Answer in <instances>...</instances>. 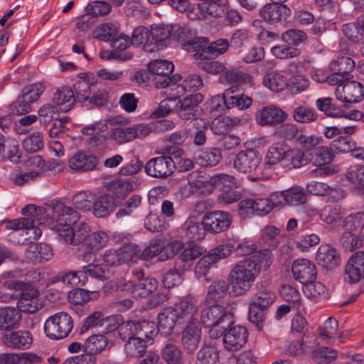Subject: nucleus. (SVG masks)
I'll use <instances>...</instances> for the list:
<instances>
[{
    "instance_id": "f257e3e1",
    "label": "nucleus",
    "mask_w": 364,
    "mask_h": 364,
    "mask_svg": "<svg viewBox=\"0 0 364 364\" xmlns=\"http://www.w3.org/2000/svg\"><path fill=\"white\" fill-rule=\"evenodd\" d=\"M50 207L53 210V218L58 223L54 228L58 236L66 243L73 245L85 243L91 230L87 223H77L80 216L79 213L60 201L52 202Z\"/></svg>"
},
{
    "instance_id": "f03ea898",
    "label": "nucleus",
    "mask_w": 364,
    "mask_h": 364,
    "mask_svg": "<svg viewBox=\"0 0 364 364\" xmlns=\"http://www.w3.org/2000/svg\"><path fill=\"white\" fill-rule=\"evenodd\" d=\"M270 252L259 253L257 259L247 258L239 262L230 271L228 282L235 296H242L252 286L260 272L261 265L269 267L272 262Z\"/></svg>"
},
{
    "instance_id": "7ed1b4c3",
    "label": "nucleus",
    "mask_w": 364,
    "mask_h": 364,
    "mask_svg": "<svg viewBox=\"0 0 364 364\" xmlns=\"http://www.w3.org/2000/svg\"><path fill=\"white\" fill-rule=\"evenodd\" d=\"M38 296V290L30 283L14 278L4 281L1 287V300L18 299L21 310L28 314H33L43 307Z\"/></svg>"
},
{
    "instance_id": "20e7f679",
    "label": "nucleus",
    "mask_w": 364,
    "mask_h": 364,
    "mask_svg": "<svg viewBox=\"0 0 364 364\" xmlns=\"http://www.w3.org/2000/svg\"><path fill=\"white\" fill-rule=\"evenodd\" d=\"M200 323L210 328V337L216 339L223 335L225 329L234 324V315L223 306L214 304L202 311Z\"/></svg>"
},
{
    "instance_id": "39448f33",
    "label": "nucleus",
    "mask_w": 364,
    "mask_h": 364,
    "mask_svg": "<svg viewBox=\"0 0 364 364\" xmlns=\"http://www.w3.org/2000/svg\"><path fill=\"white\" fill-rule=\"evenodd\" d=\"M73 327L71 316L65 312H59L46 320L44 331L48 338L59 340L67 337Z\"/></svg>"
},
{
    "instance_id": "423d86ee",
    "label": "nucleus",
    "mask_w": 364,
    "mask_h": 364,
    "mask_svg": "<svg viewBox=\"0 0 364 364\" xmlns=\"http://www.w3.org/2000/svg\"><path fill=\"white\" fill-rule=\"evenodd\" d=\"M232 89L226 90L222 95H217L212 98L213 108L216 110H223L225 108L231 109L237 107L239 109H246L252 103L251 97L244 95H233Z\"/></svg>"
},
{
    "instance_id": "0eeeda50",
    "label": "nucleus",
    "mask_w": 364,
    "mask_h": 364,
    "mask_svg": "<svg viewBox=\"0 0 364 364\" xmlns=\"http://www.w3.org/2000/svg\"><path fill=\"white\" fill-rule=\"evenodd\" d=\"M262 158L257 151L252 149L239 151L233 161V167L243 173H256L259 169Z\"/></svg>"
},
{
    "instance_id": "6e6552de",
    "label": "nucleus",
    "mask_w": 364,
    "mask_h": 364,
    "mask_svg": "<svg viewBox=\"0 0 364 364\" xmlns=\"http://www.w3.org/2000/svg\"><path fill=\"white\" fill-rule=\"evenodd\" d=\"M175 162L169 156L152 158L146 164L145 172L153 178H165L175 170Z\"/></svg>"
},
{
    "instance_id": "1a4fd4ad",
    "label": "nucleus",
    "mask_w": 364,
    "mask_h": 364,
    "mask_svg": "<svg viewBox=\"0 0 364 364\" xmlns=\"http://www.w3.org/2000/svg\"><path fill=\"white\" fill-rule=\"evenodd\" d=\"M232 223L231 215L224 211H212L203 218L204 230L210 233H220L228 230Z\"/></svg>"
},
{
    "instance_id": "9d476101",
    "label": "nucleus",
    "mask_w": 364,
    "mask_h": 364,
    "mask_svg": "<svg viewBox=\"0 0 364 364\" xmlns=\"http://www.w3.org/2000/svg\"><path fill=\"white\" fill-rule=\"evenodd\" d=\"M336 98L345 103L346 107L349 105L360 102L364 96V87L357 81L349 80L343 86H338L335 90Z\"/></svg>"
},
{
    "instance_id": "9b49d317",
    "label": "nucleus",
    "mask_w": 364,
    "mask_h": 364,
    "mask_svg": "<svg viewBox=\"0 0 364 364\" xmlns=\"http://www.w3.org/2000/svg\"><path fill=\"white\" fill-rule=\"evenodd\" d=\"M109 236L107 232L97 230L90 232L87 240L82 245L81 257L83 262H90L99 250L107 246Z\"/></svg>"
},
{
    "instance_id": "f8f14e48",
    "label": "nucleus",
    "mask_w": 364,
    "mask_h": 364,
    "mask_svg": "<svg viewBox=\"0 0 364 364\" xmlns=\"http://www.w3.org/2000/svg\"><path fill=\"white\" fill-rule=\"evenodd\" d=\"M182 323L197 322L198 299L191 295L181 297L172 309Z\"/></svg>"
},
{
    "instance_id": "ddd939ff",
    "label": "nucleus",
    "mask_w": 364,
    "mask_h": 364,
    "mask_svg": "<svg viewBox=\"0 0 364 364\" xmlns=\"http://www.w3.org/2000/svg\"><path fill=\"white\" fill-rule=\"evenodd\" d=\"M117 285L122 290L131 291L134 296L146 297L156 290L158 282L154 278L147 277L134 284L132 282L120 279Z\"/></svg>"
},
{
    "instance_id": "4468645a",
    "label": "nucleus",
    "mask_w": 364,
    "mask_h": 364,
    "mask_svg": "<svg viewBox=\"0 0 364 364\" xmlns=\"http://www.w3.org/2000/svg\"><path fill=\"white\" fill-rule=\"evenodd\" d=\"M223 343L225 348L230 350H237L242 348L247 340V330L242 326L231 325L225 329Z\"/></svg>"
},
{
    "instance_id": "2eb2a0df",
    "label": "nucleus",
    "mask_w": 364,
    "mask_h": 364,
    "mask_svg": "<svg viewBox=\"0 0 364 364\" xmlns=\"http://www.w3.org/2000/svg\"><path fill=\"white\" fill-rule=\"evenodd\" d=\"M291 272L295 279L303 284L314 282L316 277L315 264L307 259H298L291 265Z\"/></svg>"
},
{
    "instance_id": "dca6fc26",
    "label": "nucleus",
    "mask_w": 364,
    "mask_h": 364,
    "mask_svg": "<svg viewBox=\"0 0 364 364\" xmlns=\"http://www.w3.org/2000/svg\"><path fill=\"white\" fill-rule=\"evenodd\" d=\"M203 100L200 93L191 94L183 100H179L176 112L178 117L183 120H194L196 115L197 107Z\"/></svg>"
},
{
    "instance_id": "f3484780",
    "label": "nucleus",
    "mask_w": 364,
    "mask_h": 364,
    "mask_svg": "<svg viewBox=\"0 0 364 364\" xmlns=\"http://www.w3.org/2000/svg\"><path fill=\"white\" fill-rule=\"evenodd\" d=\"M1 341L8 348L26 350L31 347L33 338L28 331H7L1 336Z\"/></svg>"
},
{
    "instance_id": "a211bd4d",
    "label": "nucleus",
    "mask_w": 364,
    "mask_h": 364,
    "mask_svg": "<svg viewBox=\"0 0 364 364\" xmlns=\"http://www.w3.org/2000/svg\"><path fill=\"white\" fill-rule=\"evenodd\" d=\"M288 114L282 109L274 106H266L256 114V121L261 126H274L287 119Z\"/></svg>"
},
{
    "instance_id": "6ab92c4d",
    "label": "nucleus",
    "mask_w": 364,
    "mask_h": 364,
    "mask_svg": "<svg viewBox=\"0 0 364 364\" xmlns=\"http://www.w3.org/2000/svg\"><path fill=\"white\" fill-rule=\"evenodd\" d=\"M345 280L350 284L359 282L364 277V252H355L350 257L345 269Z\"/></svg>"
},
{
    "instance_id": "aec40b11",
    "label": "nucleus",
    "mask_w": 364,
    "mask_h": 364,
    "mask_svg": "<svg viewBox=\"0 0 364 364\" xmlns=\"http://www.w3.org/2000/svg\"><path fill=\"white\" fill-rule=\"evenodd\" d=\"M201 339V331L198 322L186 323L181 333L182 346L187 353H193Z\"/></svg>"
},
{
    "instance_id": "412c9836",
    "label": "nucleus",
    "mask_w": 364,
    "mask_h": 364,
    "mask_svg": "<svg viewBox=\"0 0 364 364\" xmlns=\"http://www.w3.org/2000/svg\"><path fill=\"white\" fill-rule=\"evenodd\" d=\"M291 15V10L284 4H267L259 10L264 21L275 23L286 20Z\"/></svg>"
},
{
    "instance_id": "4be33fe9",
    "label": "nucleus",
    "mask_w": 364,
    "mask_h": 364,
    "mask_svg": "<svg viewBox=\"0 0 364 364\" xmlns=\"http://www.w3.org/2000/svg\"><path fill=\"white\" fill-rule=\"evenodd\" d=\"M119 205V201L109 194H102L97 198L95 196L90 210L99 218L109 216Z\"/></svg>"
},
{
    "instance_id": "5701e85b",
    "label": "nucleus",
    "mask_w": 364,
    "mask_h": 364,
    "mask_svg": "<svg viewBox=\"0 0 364 364\" xmlns=\"http://www.w3.org/2000/svg\"><path fill=\"white\" fill-rule=\"evenodd\" d=\"M318 265L327 270H332L341 263L340 255L337 250L330 245H322L316 253Z\"/></svg>"
},
{
    "instance_id": "b1692460",
    "label": "nucleus",
    "mask_w": 364,
    "mask_h": 364,
    "mask_svg": "<svg viewBox=\"0 0 364 364\" xmlns=\"http://www.w3.org/2000/svg\"><path fill=\"white\" fill-rule=\"evenodd\" d=\"M282 197L285 203L289 206L305 204L308 200L307 191L300 186H293L289 189L274 193L272 197Z\"/></svg>"
},
{
    "instance_id": "393cba45",
    "label": "nucleus",
    "mask_w": 364,
    "mask_h": 364,
    "mask_svg": "<svg viewBox=\"0 0 364 364\" xmlns=\"http://www.w3.org/2000/svg\"><path fill=\"white\" fill-rule=\"evenodd\" d=\"M194 160L202 167L216 166L222 159V154L218 148L208 147L199 149L194 153Z\"/></svg>"
},
{
    "instance_id": "a878e982",
    "label": "nucleus",
    "mask_w": 364,
    "mask_h": 364,
    "mask_svg": "<svg viewBox=\"0 0 364 364\" xmlns=\"http://www.w3.org/2000/svg\"><path fill=\"white\" fill-rule=\"evenodd\" d=\"M181 323L172 308L165 309L158 315L157 331L165 336H170L173 333L175 326Z\"/></svg>"
},
{
    "instance_id": "bb28decb",
    "label": "nucleus",
    "mask_w": 364,
    "mask_h": 364,
    "mask_svg": "<svg viewBox=\"0 0 364 364\" xmlns=\"http://www.w3.org/2000/svg\"><path fill=\"white\" fill-rule=\"evenodd\" d=\"M53 103L63 112L70 110L76 102L73 90L68 86L58 88L53 95Z\"/></svg>"
},
{
    "instance_id": "cd10ccee",
    "label": "nucleus",
    "mask_w": 364,
    "mask_h": 364,
    "mask_svg": "<svg viewBox=\"0 0 364 364\" xmlns=\"http://www.w3.org/2000/svg\"><path fill=\"white\" fill-rule=\"evenodd\" d=\"M130 44L136 48L142 47L146 52H154L150 29L144 26L136 27L132 31Z\"/></svg>"
},
{
    "instance_id": "c85d7f7f",
    "label": "nucleus",
    "mask_w": 364,
    "mask_h": 364,
    "mask_svg": "<svg viewBox=\"0 0 364 364\" xmlns=\"http://www.w3.org/2000/svg\"><path fill=\"white\" fill-rule=\"evenodd\" d=\"M208 127V122L202 118H196L187 124L188 136L193 139L196 146H202L206 142L205 131Z\"/></svg>"
},
{
    "instance_id": "c756f323",
    "label": "nucleus",
    "mask_w": 364,
    "mask_h": 364,
    "mask_svg": "<svg viewBox=\"0 0 364 364\" xmlns=\"http://www.w3.org/2000/svg\"><path fill=\"white\" fill-rule=\"evenodd\" d=\"M26 256L31 261L44 262L53 258V252L51 247L46 243H31L26 249Z\"/></svg>"
},
{
    "instance_id": "7c9ffc66",
    "label": "nucleus",
    "mask_w": 364,
    "mask_h": 364,
    "mask_svg": "<svg viewBox=\"0 0 364 364\" xmlns=\"http://www.w3.org/2000/svg\"><path fill=\"white\" fill-rule=\"evenodd\" d=\"M97 158L90 154L78 152L69 160L70 168L75 171H88L95 168Z\"/></svg>"
},
{
    "instance_id": "2f4dec72",
    "label": "nucleus",
    "mask_w": 364,
    "mask_h": 364,
    "mask_svg": "<svg viewBox=\"0 0 364 364\" xmlns=\"http://www.w3.org/2000/svg\"><path fill=\"white\" fill-rule=\"evenodd\" d=\"M151 41L154 44V52L161 50L167 47L171 27L168 25H154L151 27Z\"/></svg>"
},
{
    "instance_id": "473e14b6",
    "label": "nucleus",
    "mask_w": 364,
    "mask_h": 364,
    "mask_svg": "<svg viewBox=\"0 0 364 364\" xmlns=\"http://www.w3.org/2000/svg\"><path fill=\"white\" fill-rule=\"evenodd\" d=\"M334 156L335 155L331 148L328 146H321L318 150L314 161L316 166H319V168L314 170L312 173L316 176L328 174L330 172L329 167L322 168L321 166L329 164L333 161Z\"/></svg>"
},
{
    "instance_id": "72a5a7b5",
    "label": "nucleus",
    "mask_w": 364,
    "mask_h": 364,
    "mask_svg": "<svg viewBox=\"0 0 364 364\" xmlns=\"http://www.w3.org/2000/svg\"><path fill=\"white\" fill-rule=\"evenodd\" d=\"M205 44L201 49L200 56L203 58L217 57L220 54L225 53L229 46V42L227 39H218L207 46L208 41L205 38H201Z\"/></svg>"
},
{
    "instance_id": "f704fd0d",
    "label": "nucleus",
    "mask_w": 364,
    "mask_h": 364,
    "mask_svg": "<svg viewBox=\"0 0 364 364\" xmlns=\"http://www.w3.org/2000/svg\"><path fill=\"white\" fill-rule=\"evenodd\" d=\"M290 148L284 142H277L273 144L269 149L265 161L270 166L279 164L284 159H287Z\"/></svg>"
},
{
    "instance_id": "c9c22d12",
    "label": "nucleus",
    "mask_w": 364,
    "mask_h": 364,
    "mask_svg": "<svg viewBox=\"0 0 364 364\" xmlns=\"http://www.w3.org/2000/svg\"><path fill=\"white\" fill-rule=\"evenodd\" d=\"M1 223H6V228L8 230H27L33 231V238H38L42 234L41 228L35 227V221L30 218H23L18 220L1 221Z\"/></svg>"
},
{
    "instance_id": "e433bc0d",
    "label": "nucleus",
    "mask_w": 364,
    "mask_h": 364,
    "mask_svg": "<svg viewBox=\"0 0 364 364\" xmlns=\"http://www.w3.org/2000/svg\"><path fill=\"white\" fill-rule=\"evenodd\" d=\"M21 319L20 311L15 307L1 308V329L5 331L18 326Z\"/></svg>"
},
{
    "instance_id": "4c0bfd02",
    "label": "nucleus",
    "mask_w": 364,
    "mask_h": 364,
    "mask_svg": "<svg viewBox=\"0 0 364 364\" xmlns=\"http://www.w3.org/2000/svg\"><path fill=\"white\" fill-rule=\"evenodd\" d=\"M108 340L102 334H95L87 338L83 343V351L92 356L101 353L107 346Z\"/></svg>"
},
{
    "instance_id": "58836bf2",
    "label": "nucleus",
    "mask_w": 364,
    "mask_h": 364,
    "mask_svg": "<svg viewBox=\"0 0 364 364\" xmlns=\"http://www.w3.org/2000/svg\"><path fill=\"white\" fill-rule=\"evenodd\" d=\"M213 176L202 172H192L188 176V181L192 188L210 191L213 188Z\"/></svg>"
},
{
    "instance_id": "ea45409f",
    "label": "nucleus",
    "mask_w": 364,
    "mask_h": 364,
    "mask_svg": "<svg viewBox=\"0 0 364 364\" xmlns=\"http://www.w3.org/2000/svg\"><path fill=\"white\" fill-rule=\"evenodd\" d=\"M119 201V207L117 211L115 216L117 219H121L124 217L129 216L137 209L141 203V197L138 194L132 195L124 203H122V198H117Z\"/></svg>"
},
{
    "instance_id": "a19ab883",
    "label": "nucleus",
    "mask_w": 364,
    "mask_h": 364,
    "mask_svg": "<svg viewBox=\"0 0 364 364\" xmlns=\"http://www.w3.org/2000/svg\"><path fill=\"white\" fill-rule=\"evenodd\" d=\"M228 284L223 279L214 281L208 289L206 301L209 304L215 303L223 299L228 291Z\"/></svg>"
},
{
    "instance_id": "79ce46f5",
    "label": "nucleus",
    "mask_w": 364,
    "mask_h": 364,
    "mask_svg": "<svg viewBox=\"0 0 364 364\" xmlns=\"http://www.w3.org/2000/svg\"><path fill=\"white\" fill-rule=\"evenodd\" d=\"M344 35L350 40L359 43L364 40V18L357 22L348 23L343 26Z\"/></svg>"
},
{
    "instance_id": "37998d69",
    "label": "nucleus",
    "mask_w": 364,
    "mask_h": 364,
    "mask_svg": "<svg viewBox=\"0 0 364 364\" xmlns=\"http://www.w3.org/2000/svg\"><path fill=\"white\" fill-rule=\"evenodd\" d=\"M161 358L166 364H183V353L180 348L172 343L166 344L161 350Z\"/></svg>"
},
{
    "instance_id": "c03bdc74",
    "label": "nucleus",
    "mask_w": 364,
    "mask_h": 364,
    "mask_svg": "<svg viewBox=\"0 0 364 364\" xmlns=\"http://www.w3.org/2000/svg\"><path fill=\"white\" fill-rule=\"evenodd\" d=\"M186 264L178 267L176 262L175 266L167 272L163 278V284L167 289H170L181 284L183 280V274L184 271L188 269Z\"/></svg>"
},
{
    "instance_id": "a18cd8bd",
    "label": "nucleus",
    "mask_w": 364,
    "mask_h": 364,
    "mask_svg": "<svg viewBox=\"0 0 364 364\" xmlns=\"http://www.w3.org/2000/svg\"><path fill=\"white\" fill-rule=\"evenodd\" d=\"M124 346V350L127 356L136 358L143 357L146 353L147 343L142 341L141 338L138 339L136 337H129Z\"/></svg>"
},
{
    "instance_id": "49530a36",
    "label": "nucleus",
    "mask_w": 364,
    "mask_h": 364,
    "mask_svg": "<svg viewBox=\"0 0 364 364\" xmlns=\"http://www.w3.org/2000/svg\"><path fill=\"white\" fill-rule=\"evenodd\" d=\"M219 360V353L212 346L202 347L196 354L195 364H217Z\"/></svg>"
},
{
    "instance_id": "de8ad7c7",
    "label": "nucleus",
    "mask_w": 364,
    "mask_h": 364,
    "mask_svg": "<svg viewBox=\"0 0 364 364\" xmlns=\"http://www.w3.org/2000/svg\"><path fill=\"white\" fill-rule=\"evenodd\" d=\"M316 111L307 106L299 105L292 110V117L298 123L309 124L317 119Z\"/></svg>"
},
{
    "instance_id": "09e8293b",
    "label": "nucleus",
    "mask_w": 364,
    "mask_h": 364,
    "mask_svg": "<svg viewBox=\"0 0 364 364\" xmlns=\"http://www.w3.org/2000/svg\"><path fill=\"white\" fill-rule=\"evenodd\" d=\"M234 248V242L230 239H227L225 240H223L216 247L210 250L207 255L210 257L216 263L220 259L228 257Z\"/></svg>"
},
{
    "instance_id": "8fccbe9b",
    "label": "nucleus",
    "mask_w": 364,
    "mask_h": 364,
    "mask_svg": "<svg viewBox=\"0 0 364 364\" xmlns=\"http://www.w3.org/2000/svg\"><path fill=\"white\" fill-rule=\"evenodd\" d=\"M280 295L286 301L291 303L293 307L298 311L304 310L300 294L294 287L290 285L282 286L280 290Z\"/></svg>"
},
{
    "instance_id": "3c124183",
    "label": "nucleus",
    "mask_w": 364,
    "mask_h": 364,
    "mask_svg": "<svg viewBox=\"0 0 364 364\" xmlns=\"http://www.w3.org/2000/svg\"><path fill=\"white\" fill-rule=\"evenodd\" d=\"M132 127L119 126L111 129L109 132V138L122 144L134 140Z\"/></svg>"
},
{
    "instance_id": "603ef678",
    "label": "nucleus",
    "mask_w": 364,
    "mask_h": 364,
    "mask_svg": "<svg viewBox=\"0 0 364 364\" xmlns=\"http://www.w3.org/2000/svg\"><path fill=\"white\" fill-rule=\"evenodd\" d=\"M276 298V294L273 291L267 288H261L255 293L251 301L268 309L275 301Z\"/></svg>"
},
{
    "instance_id": "864d4df0",
    "label": "nucleus",
    "mask_w": 364,
    "mask_h": 364,
    "mask_svg": "<svg viewBox=\"0 0 364 364\" xmlns=\"http://www.w3.org/2000/svg\"><path fill=\"white\" fill-rule=\"evenodd\" d=\"M267 309L250 301L249 306L248 318L257 328L260 331L262 329L265 316Z\"/></svg>"
},
{
    "instance_id": "5fc2aeb1",
    "label": "nucleus",
    "mask_w": 364,
    "mask_h": 364,
    "mask_svg": "<svg viewBox=\"0 0 364 364\" xmlns=\"http://www.w3.org/2000/svg\"><path fill=\"white\" fill-rule=\"evenodd\" d=\"M73 90L75 93L76 102L80 103L87 102L92 92L90 82L83 78L74 83Z\"/></svg>"
},
{
    "instance_id": "6e6d98bb",
    "label": "nucleus",
    "mask_w": 364,
    "mask_h": 364,
    "mask_svg": "<svg viewBox=\"0 0 364 364\" xmlns=\"http://www.w3.org/2000/svg\"><path fill=\"white\" fill-rule=\"evenodd\" d=\"M338 329V321L335 318L329 317L326 320L323 326L318 328V335L323 341L332 343L335 341L334 336Z\"/></svg>"
},
{
    "instance_id": "4d7b16f0",
    "label": "nucleus",
    "mask_w": 364,
    "mask_h": 364,
    "mask_svg": "<svg viewBox=\"0 0 364 364\" xmlns=\"http://www.w3.org/2000/svg\"><path fill=\"white\" fill-rule=\"evenodd\" d=\"M203 252V248L195 243H191L186 247L182 253L179 255L176 261L178 267L183 266L184 262L194 260L200 257Z\"/></svg>"
},
{
    "instance_id": "13d9d810",
    "label": "nucleus",
    "mask_w": 364,
    "mask_h": 364,
    "mask_svg": "<svg viewBox=\"0 0 364 364\" xmlns=\"http://www.w3.org/2000/svg\"><path fill=\"white\" fill-rule=\"evenodd\" d=\"M95 199V193L90 191H81L73 196V205L80 210H90L92 201Z\"/></svg>"
},
{
    "instance_id": "bf43d9fd",
    "label": "nucleus",
    "mask_w": 364,
    "mask_h": 364,
    "mask_svg": "<svg viewBox=\"0 0 364 364\" xmlns=\"http://www.w3.org/2000/svg\"><path fill=\"white\" fill-rule=\"evenodd\" d=\"M320 218L326 224H336L342 218L341 208L332 205L325 206L320 213Z\"/></svg>"
},
{
    "instance_id": "052dcab7",
    "label": "nucleus",
    "mask_w": 364,
    "mask_h": 364,
    "mask_svg": "<svg viewBox=\"0 0 364 364\" xmlns=\"http://www.w3.org/2000/svg\"><path fill=\"white\" fill-rule=\"evenodd\" d=\"M263 83L273 92H278L287 87V79L281 74L269 73L264 77Z\"/></svg>"
},
{
    "instance_id": "680f3d73",
    "label": "nucleus",
    "mask_w": 364,
    "mask_h": 364,
    "mask_svg": "<svg viewBox=\"0 0 364 364\" xmlns=\"http://www.w3.org/2000/svg\"><path fill=\"white\" fill-rule=\"evenodd\" d=\"M363 223L364 212H358L345 218L343 226L345 232L358 233Z\"/></svg>"
},
{
    "instance_id": "e2e57ef3",
    "label": "nucleus",
    "mask_w": 364,
    "mask_h": 364,
    "mask_svg": "<svg viewBox=\"0 0 364 364\" xmlns=\"http://www.w3.org/2000/svg\"><path fill=\"white\" fill-rule=\"evenodd\" d=\"M148 68L151 73L157 76L170 75L174 70L173 63L166 60H153L149 64Z\"/></svg>"
},
{
    "instance_id": "0e129e2a",
    "label": "nucleus",
    "mask_w": 364,
    "mask_h": 364,
    "mask_svg": "<svg viewBox=\"0 0 364 364\" xmlns=\"http://www.w3.org/2000/svg\"><path fill=\"white\" fill-rule=\"evenodd\" d=\"M44 91L45 85L43 83L36 82L25 86L21 91V95L24 99L33 103L39 99Z\"/></svg>"
},
{
    "instance_id": "69168bd1",
    "label": "nucleus",
    "mask_w": 364,
    "mask_h": 364,
    "mask_svg": "<svg viewBox=\"0 0 364 364\" xmlns=\"http://www.w3.org/2000/svg\"><path fill=\"white\" fill-rule=\"evenodd\" d=\"M134 185L133 177L117 180L112 186L114 198H124L128 192L134 190Z\"/></svg>"
},
{
    "instance_id": "338daca9",
    "label": "nucleus",
    "mask_w": 364,
    "mask_h": 364,
    "mask_svg": "<svg viewBox=\"0 0 364 364\" xmlns=\"http://www.w3.org/2000/svg\"><path fill=\"white\" fill-rule=\"evenodd\" d=\"M338 356V352L328 347H320L313 350L311 357L318 363H328L334 360Z\"/></svg>"
},
{
    "instance_id": "774afa93",
    "label": "nucleus",
    "mask_w": 364,
    "mask_h": 364,
    "mask_svg": "<svg viewBox=\"0 0 364 364\" xmlns=\"http://www.w3.org/2000/svg\"><path fill=\"white\" fill-rule=\"evenodd\" d=\"M164 253V244L159 240H154L149 242L147 247L140 255V258L144 260H149L157 255Z\"/></svg>"
}]
</instances>
